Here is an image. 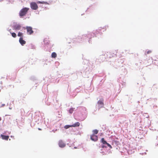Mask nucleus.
I'll return each instance as SVG.
<instances>
[{"label":"nucleus","mask_w":158,"mask_h":158,"mask_svg":"<svg viewBox=\"0 0 158 158\" xmlns=\"http://www.w3.org/2000/svg\"><path fill=\"white\" fill-rule=\"evenodd\" d=\"M151 52V51H148L147 52V54H149Z\"/></svg>","instance_id":"nucleus-19"},{"label":"nucleus","mask_w":158,"mask_h":158,"mask_svg":"<svg viewBox=\"0 0 158 158\" xmlns=\"http://www.w3.org/2000/svg\"><path fill=\"white\" fill-rule=\"evenodd\" d=\"M21 28V26L19 24H16L13 26V29L15 30H19Z\"/></svg>","instance_id":"nucleus-7"},{"label":"nucleus","mask_w":158,"mask_h":158,"mask_svg":"<svg viewBox=\"0 0 158 158\" xmlns=\"http://www.w3.org/2000/svg\"><path fill=\"white\" fill-rule=\"evenodd\" d=\"M38 130H41V129H40V128H38Z\"/></svg>","instance_id":"nucleus-21"},{"label":"nucleus","mask_w":158,"mask_h":158,"mask_svg":"<svg viewBox=\"0 0 158 158\" xmlns=\"http://www.w3.org/2000/svg\"><path fill=\"white\" fill-rule=\"evenodd\" d=\"M38 3H41V4H48V3L46 2H40V1H39L38 2Z\"/></svg>","instance_id":"nucleus-17"},{"label":"nucleus","mask_w":158,"mask_h":158,"mask_svg":"<svg viewBox=\"0 0 158 158\" xmlns=\"http://www.w3.org/2000/svg\"><path fill=\"white\" fill-rule=\"evenodd\" d=\"M93 131L94 134H97L98 133V131L97 130L95 129Z\"/></svg>","instance_id":"nucleus-16"},{"label":"nucleus","mask_w":158,"mask_h":158,"mask_svg":"<svg viewBox=\"0 0 158 158\" xmlns=\"http://www.w3.org/2000/svg\"><path fill=\"white\" fill-rule=\"evenodd\" d=\"M31 8L33 10H36L38 8V6L37 4L35 2H32L30 3Z\"/></svg>","instance_id":"nucleus-2"},{"label":"nucleus","mask_w":158,"mask_h":158,"mask_svg":"<svg viewBox=\"0 0 158 158\" xmlns=\"http://www.w3.org/2000/svg\"><path fill=\"white\" fill-rule=\"evenodd\" d=\"M91 139L94 141H96L98 140V137L97 135L93 134L90 136Z\"/></svg>","instance_id":"nucleus-5"},{"label":"nucleus","mask_w":158,"mask_h":158,"mask_svg":"<svg viewBox=\"0 0 158 158\" xmlns=\"http://www.w3.org/2000/svg\"><path fill=\"white\" fill-rule=\"evenodd\" d=\"M74 108H71L69 110V112L70 113L72 114L73 113V112L74 110Z\"/></svg>","instance_id":"nucleus-14"},{"label":"nucleus","mask_w":158,"mask_h":158,"mask_svg":"<svg viewBox=\"0 0 158 158\" xmlns=\"http://www.w3.org/2000/svg\"><path fill=\"white\" fill-rule=\"evenodd\" d=\"M25 29L27 30V32L28 34L29 35H31L34 32L32 30V28L31 27H26Z\"/></svg>","instance_id":"nucleus-3"},{"label":"nucleus","mask_w":158,"mask_h":158,"mask_svg":"<svg viewBox=\"0 0 158 158\" xmlns=\"http://www.w3.org/2000/svg\"><path fill=\"white\" fill-rule=\"evenodd\" d=\"M102 148H104V147H106L105 146H104L103 145L102 146Z\"/></svg>","instance_id":"nucleus-20"},{"label":"nucleus","mask_w":158,"mask_h":158,"mask_svg":"<svg viewBox=\"0 0 158 158\" xmlns=\"http://www.w3.org/2000/svg\"><path fill=\"white\" fill-rule=\"evenodd\" d=\"M57 56V54L56 53L53 52L52 54V58H56Z\"/></svg>","instance_id":"nucleus-12"},{"label":"nucleus","mask_w":158,"mask_h":158,"mask_svg":"<svg viewBox=\"0 0 158 158\" xmlns=\"http://www.w3.org/2000/svg\"><path fill=\"white\" fill-rule=\"evenodd\" d=\"M29 10V8L25 7L22 9L20 11L19 15L20 17L23 16L26 14Z\"/></svg>","instance_id":"nucleus-1"},{"label":"nucleus","mask_w":158,"mask_h":158,"mask_svg":"<svg viewBox=\"0 0 158 158\" xmlns=\"http://www.w3.org/2000/svg\"><path fill=\"white\" fill-rule=\"evenodd\" d=\"M18 36L19 37H22L23 38V33L19 32L18 34Z\"/></svg>","instance_id":"nucleus-13"},{"label":"nucleus","mask_w":158,"mask_h":158,"mask_svg":"<svg viewBox=\"0 0 158 158\" xmlns=\"http://www.w3.org/2000/svg\"><path fill=\"white\" fill-rule=\"evenodd\" d=\"M80 123L78 122H77L73 124L72 125V127H79L80 126Z\"/></svg>","instance_id":"nucleus-11"},{"label":"nucleus","mask_w":158,"mask_h":158,"mask_svg":"<svg viewBox=\"0 0 158 158\" xmlns=\"http://www.w3.org/2000/svg\"><path fill=\"white\" fill-rule=\"evenodd\" d=\"M101 142L103 143L104 144H106L107 146L110 148H112V146L111 145L108 143L106 141H105L104 138H102L101 139Z\"/></svg>","instance_id":"nucleus-6"},{"label":"nucleus","mask_w":158,"mask_h":158,"mask_svg":"<svg viewBox=\"0 0 158 158\" xmlns=\"http://www.w3.org/2000/svg\"><path fill=\"white\" fill-rule=\"evenodd\" d=\"M19 42L23 46L26 43V42L23 40L22 37H21L19 39Z\"/></svg>","instance_id":"nucleus-8"},{"label":"nucleus","mask_w":158,"mask_h":158,"mask_svg":"<svg viewBox=\"0 0 158 158\" xmlns=\"http://www.w3.org/2000/svg\"><path fill=\"white\" fill-rule=\"evenodd\" d=\"M72 127V125H66L64 126V127L65 128L67 129L69 128L70 127Z\"/></svg>","instance_id":"nucleus-18"},{"label":"nucleus","mask_w":158,"mask_h":158,"mask_svg":"<svg viewBox=\"0 0 158 158\" xmlns=\"http://www.w3.org/2000/svg\"><path fill=\"white\" fill-rule=\"evenodd\" d=\"M98 104L100 106V107H103L104 105L103 100L98 101Z\"/></svg>","instance_id":"nucleus-9"},{"label":"nucleus","mask_w":158,"mask_h":158,"mask_svg":"<svg viewBox=\"0 0 158 158\" xmlns=\"http://www.w3.org/2000/svg\"><path fill=\"white\" fill-rule=\"evenodd\" d=\"M58 145L60 148H64L65 147L66 144L62 140H60L59 141Z\"/></svg>","instance_id":"nucleus-4"},{"label":"nucleus","mask_w":158,"mask_h":158,"mask_svg":"<svg viewBox=\"0 0 158 158\" xmlns=\"http://www.w3.org/2000/svg\"><path fill=\"white\" fill-rule=\"evenodd\" d=\"M1 136L2 137V139H3L6 140H7L9 138V136L5 135H1Z\"/></svg>","instance_id":"nucleus-10"},{"label":"nucleus","mask_w":158,"mask_h":158,"mask_svg":"<svg viewBox=\"0 0 158 158\" xmlns=\"http://www.w3.org/2000/svg\"><path fill=\"white\" fill-rule=\"evenodd\" d=\"M11 34L12 36L14 38H15L16 37V35L15 33H14V32L11 33Z\"/></svg>","instance_id":"nucleus-15"},{"label":"nucleus","mask_w":158,"mask_h":158,"mask_svg":"<svg viewBox=\"0 0 158 158\" xmlns=\"http://www.w3.org/2000/svg\"><path fill=\"white\" fill-rule=\"evenodd\" d=\"M2 120V118L1 117H0V121H1Z\"/></svg>","instance_id":"nucleus-22"}]
</instances>
